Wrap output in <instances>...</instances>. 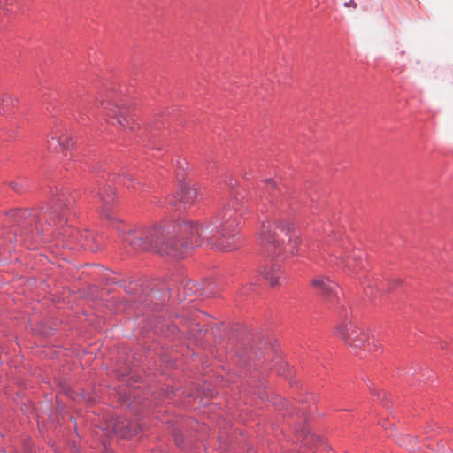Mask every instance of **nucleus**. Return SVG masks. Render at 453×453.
I'll use <instances>...</instances> for the list:
<instances>
[{"mask_svg":"<svg viewBox=\"0 0 453 453\" xmlns=\"http://www.w3.org/2000/svg\"><path fill=\"white\" fill-rule=\"evenodd\" d=\"M346 265L349 266V267L351 266V265H350V263L349 261H346Z\"/></svg>","mask_w":453,"mask_h":453,"instance_id":"nucleus-22","label":"nucleus"},{"mask_svg":"<svg viewBox=\"0 0 453 453\" xmlns=\"http://www.w3.org/2000/svg\"><path fill=\"white\" fill-rule=\"evenodd\" d=\"M10 187L16 192H20L22 190V186L17 182H11Z\"/></svg>","mask_w":453,"mask_h":453,"instance_id":"nucleus-15","label":"nucleus"},{"mask_svg":"<svg viewBox=\"0 0 453 453\" xmlns=\"http://www.w3.org/2000/svg\"><path fill=\"white\" fill-rule=\"evenodd\" d=\"M49 146L52 147V144L50 143V141H48Z\"/></svg>","mask_w":453,"mask_h":453,"instance_id":"nucleus-25","label":"nucleus"},{"mask_svg":"<svg viewBox=\"0 0 453 453\" xmlns=\"http://www.w3.org/2000/svg\"><path fill=\"white\" fill-rule=\"evenodd\" d=\"M27 213V211H23L21 217L25 218Z\"/></svg>","mask_w":453,"mask_h":453,"instance_id":"nucleus-21","label":"nucleus"},{"mask_svg":"<svg viewBox=\"0 0 453 453\" xmlns=\"http://www.w3.org/2000/svg\"><path fill=\"white\" fill-rule=\"evenodd\" d=\"M51 139H57L58 144L62 149H69L73 145L72 138L65 134H59L55 133Z\"/></svg>","mask_w":453,"mask_h":453,"instance_id":"nucleus-12","label":"nucleus"},{"mask_svg":"<svg viewBox=\"0 0 453 453\" xmlns=\"http://www.w3.org/2000/svg\"><path fill=\"white\" fill-rule=\"evenodd\" d=\"M262 245L268 246L273 256L296 254L299 241L291 235V223L287 219L263 221L259 230Z\"/></svg>","mask_w":453,"mask_h":453,"instance_id":"nucleus-2","label":"nucleus"},{"mask_svg":"<svg viewBox=\"0 0 453 453\" xmlns=\"http://www.w3.org/2000/svg\"><path fill=\"white\" fill-rule=\"evenodd\" d=\"M4 103H12V99L10 96H5V98L3 100Z\"/></svg>","mask_w":453,"mask_h":453,"instance_id":"nucleus-18","label":"nucleus"},{"mask_svg":"<svg viewBox=\"0 0 453 453\" xmlns=\"http://www.w3.org/2000/svg\"><path fill=\"white\" fill-rule=\"evenodd\" d=\"M49 146L52 147V144L50 143V141H48Z\"/></svg>","mask_w":453,"mask_h":453,"instance_id":"nucleus-26","label":"nucleus"},{"mask_svg":"<svg viewBox=\"0 0 453 453\" xmlns=\"http://www.w3.org/2000/svg\"><path fill=\"white\" fill-rule=\"evenodd\" d=\"M93 107L101 108L104 117L115 119L112 124L122 130H134L135 128L134 120L127 114L126 108L120 107L109 96L100 95L96 97Z\"/></svg>","mask_w":453,"mask_h":453,"instance_id":"nucleus-3","label":"nucleus"},{"mask_svg":"<svg viewBox=\"0 0 453 453\" xmlns=\"http://www.w3.org/2000/svg\"><path fill=\"white\" fill-rule=\"evenodd\" d=\"M236 212L235 203H228L217 215L214 229L208 224L200 225L192 221H183L177 225L165 223L148 227L132 239L127 236L126 241L134 250H150L175 257L184 256L204 240L217 250L232 251L239 246L234 234L239 224Z\"/></svg>","mask_w":453,"mask_h":453,"instance_id":"nucleus-1","label":"nucleus"},{"mask_svg":"<svg viewBox=\"0 0 453 453\" xmlns=\"http://www.w3.org/2000/svg\"><path fill=\"white\" fill-rule=\"evenodd\" d=\"M49 146L52 147V144L50 143V141H48Z\"/></svg>","mask_w":453,"mask_h":453,"instance_id":"nucleus-27","label":"nucleus"},{"mask_svg":"<svg viewBox=\"0 0 453 453\" xmlns=\"http://www.w3.org/2000/svg\"><path fill=\"white\" fill-rule=\"evenodd\" d=\"M109 427L111 428L112 432L116 434H119L120 436H125L126 434L122 432V428L124 426L120 425L117 421H111V423L109 425Z\"/></svg>","mask_w":453,"mask_h":453,"instance_id":"nucleus-14","label":"nucleus"},{"mask_svg":"<svg viewBox=\"0 0 453 453\" xmlns=\"http://www.w3.org/2000/svg\"><path fill=\"white\" fill-rule=\"evenodd\" d=\"M311 286L327 302H333L337 298L338 285L325 275L313 278Z\"/></svg>","mask_w":453,"mask_h":453,"instance_id":"nucleus-6","label":"nucleus"},{"mask_svg":"<svg viewBox=\"0 0 453 453\" xmlns=\"http://www.w3.org/2000/svg\"><path fill=\"white\" fill-rule=\"evenodd\" d=\"M63 234H66L70 244L77 243L81 248H88V242L92 236L87 231L81 233L78 230L65 231Z\"/></svg>","mask_w":453,"mask_h":453,"instance_id":"nucleus-9","label":"nucleus"},{"mask_svg":"<svg viewBox=\"0 0 453 453\" xmlns=\"http://www.w3.org/2000/svg\"><path fill=\"white\" fill-rule=\"evenodd\" d=\"M265 191L261 196L260 201L257 203V213H266L271 211L272 196H274L275 183L273 180L268 179L265 181Z\"/></svg>","mask_w":453,"mask_h":453,"instance_id":"nucleus-8","label":"nucleus"},{"mask_svg":"<svg viewBox=\"0 0 453 453\" xmlns=\"http://www.w3.org/2000/svg\"><path fill=\"white\" fill-rule=\"evenodd\" d=\"M133 180H133V178H131V177L127 179V181H133Z\"/></svg>","mask_w":453,"mask_h":453,"instance_id":"nucleus-24","label":"nucleus"},{"mask_svg":"<svg viewBox=\"0 0 453 453\" xmlns=\"http://www.w3.org/2000/svg\"><path fill=\"white\" fill-rule=\"evenodd\" d=\"M201 291L199 285L192 280H188L183 286L184 299H188V302H192L190 298L196 292Z\"/></svg>","mask_w":453,"mask_h":453,"instance_id":"nucleus-11","label":"nucleus"},{"mask_svg":"<svg viewBox=\"0 0 453 453\" xmlns=\"http://www.w3.org/2000/svg\"><path fill=\"white\" fill-rule=\"evenodd\" d=\"M127 188H131V185H127ZM132 188L135 189L136 188V185L135 184L132 185Z\"/></svg>","mask_w":453,"mask_h":453,"instance_id":"nucleus-20","label":"nucleus"},{"mask_svg":"<svg viewBox=\"0 0 453 453\" xmlns=\"http://www.w3.org/2000/svg\"><path fill=\"white\" fill-rule=\"evenodd\" d=\"M403 444L406 447V449L408 450H414L415 449V447L414 446H411V445H408L406 442H405V440L403 441Z\"/></svg>","mask_w":453,"mask_h":453,"instance_id":"nucleus-17","label":"nucleus"},{"mask_svg":"<svg viewBox=\"0 0 453 453\" xmlns=\"http://www.w3.org/2000/svg\"><path fill=\"white\" fill-rule=\"evenodd\" d=\"M113 194H114V191L110 187L108 188V189L104 190V192L99 191V193H98L100 198L102 199V201L104 204H108L112 201Z\"/></svg>","mask_w":453,"mask_h":453,"instance_id":"nucleus-13","label":"nucleus"},{"mask_svg":"<svg viewBox=\"0 0 453 453\" xmlns=\"http://www.w3.org/2000/svg\"><path fill=\"white\" fill-rule=\"evenodd\" d=\"M200 295H202V296H208V295H206L203 291H201Z\"/></svg>","mask_w":453,"mask_h":453,"instance_id":"nucleus-23","label":"nucleus"},{"mask_svg":"<svg viewBox=\"0 0 453 453\" xmlns=\"http://www.w3.org/2000/svg\"><path fill=\"white\" fill-rule=\"evenodd\" d=\"M264 278L269 282L272 287L280 284V279L282 276V271L278 265H270L261 271Z\"/></svg>","mask_w":453,"mask_h":453,"instance_id":"nucleus-10","label":"nucleus"},{"mask_svg":"<svg viewBox=\"0 0 453 453\" xmlns=\"http://www.w3.org/2000/svg\"><path fill=\"white\" fill-rule=\"evenodd\" d=\"M66 197L65 195L61 194L58 197L52 199V205L42 211L38 217V225L41 221H45L50 226L51 224L57 225L61 224L64 220V215L65 213V208L66 207ZM38 228V226H36Z\"/></svg>","mask_w":453,"mask_h":453,"instance_id":"nucleus-5","label":"nucleus"},{"mask_svg":"<svg viewBox=\"0 0 453 453\" xmlns=\"http://www.w3.org/2000/svg\"><path fill=\"white\" fill-rule=\"evenodd\" d=\"M198 196V187L196 183L191 182L181 184L177 193L179 202L185 207L194 204Z\"/></svg>","mask_w":453,"mask_h":453,"instance_id":"nucleus-7","label":"nucleus"},{"mask_svg":"<svg viewBox=\"0 0 453 453\" xmlns=\"http://www.w3.org/2000/svg\"><path fill=\"white\" fill-rule=\"evenodd\" d=\"M336 334L353 349H365L367 334L356 322L345 317L336 326Z\"/></svg>","mask_w":453,"mask_h":453,"instance_id":"nucleus-4","label":"nucleus"},{"mask_svg":"<svg viewBox=\"0 0 453 453\" xmlns=\"http://www.w3.org/2000/svg\"><path fill=\"white\" fill-rule=\"evenodd\" d=\"M344 5L346 7H353V8H356L357 7V4L353 1V0H349V2H346L344 4Z\"/></svg>","mask_w":453,"mask_h":453,"instance_id":"nucleus-16","label":"nucleus"},{"mask_svg":"<svg viewBox=\"0 0 453 453\" xmlns=\"http://www.w3.org/2000/svg\"><path fill=\"white\" fill-rule=\"evenodd\" d=\"M332 255H333V256H334V257H341V255H340V254H338L336 251H333V252H332Z\"/></svg>","mask_w":453,"mask_h":453,"instance_id":"nucleus-19","label":"nucleus"}]
</instances>
